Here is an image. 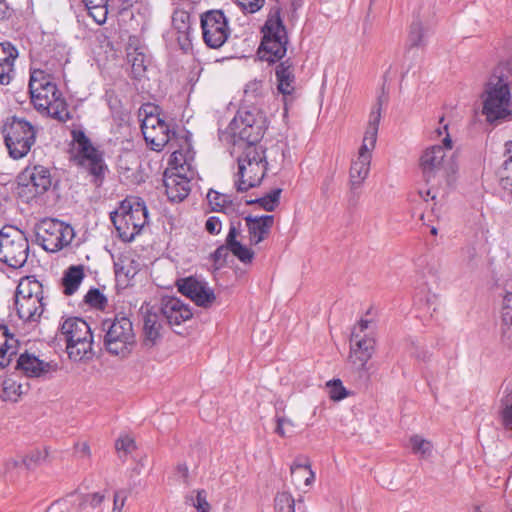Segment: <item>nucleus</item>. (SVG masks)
I'll list each match as a JSON object with an SVG mask.
<instances>
[{
  "mask_svg": "<svg viewBox=\"0 0 512 512\" xmlns=\"http://www.w3.org/2000/svg\"><path fill=\"white\" fill-rule=\"evenodd\" d=\"M451 149L452 140L447 133L443 139V146L433 145L423 152L420 158V167L427 182L438 173L447 172L446 150Z\"/></svg>",
  "mask_w": 512,
  "mask_h": 512,
  "instance_id": "nucleus-13",
  "label": "nucleus"
},
{
  "mask_svg": "<svg viewBox=\"0 0 512 512\" xmlns=\"http://www.w3.org/2000/svg\"><path fill=\"white\" fill-rule=\"evenodd\" d=\"M128 497V491L121 489L114 493L112 512H121Z\"/></svg>",
  "mask_w": 512,
  "mask_h": 512,
  "instance_id": "nucleus-58",
  "label": "nucleus"
},
{
  "mask_svg": "<svg viewBox=\"0 0 512 512\" xmlns=\"http://www.w3.org/2000/svg\"><path fill=\"white\" fill-rule=\"evenodd\" d=\"M222 228V223L219 217L211 216L206 220L205 229L211 235H217L220 233Z\"/></svg>",
  "mask_w": 512,
  "mask_h": 512,
  "instance_id": "nucleus-61",
  "label": "nucleus"
},
{
  "mask_svg": "<svg viewBox=\"0 0 512 512\" xmlns=\"http://www.w3.org/2000/svg\"><path fill=\"white\" fill-rule=\"evenodd\" d=\"M162 323L161 316L157 312L147 310L143 318V345L145 347H153L161 338Z\"/></svg>",
  "mask_w": 512,
  "mask_h": 512,
  "instance_id": "nucleus-26",
  "label": "nucleus"
},
{
  "mask_svg": "<svg viewBox=\"0 0 512 512\" xmlns=\"http://www.w3.org/2000/svg\"><path fill=\"white\" fill-rule=\"evenodd\" d=\"M110 219L124 242H131L148 221L145 202L139 197H127L110 213Z\"/></svg>",
  "mask_w": 512,
  "mask_h": 512,
  "instance_id": "nucleus-3",
  "label": "nucleus"
},
{
  "mask_svg": "<svg viewBox=\"0 0 512 512\" xmlns=\"http://www.w3.org/2000/svg\"><path fill=\"white\" fill-rule=\"evenodd\" d=\"M35 241L47 252H58L68 246L74 236V229L58 219L44 218L34 226Z\"/></svg>",
  "mask_w": 512,
  "mask_h": 512,
  "instance_id": "nucleus-8",
  "label": "nucleus"
},
{
  "mask_svg": "<svg viewBox=\"0 0 512 512\" xmlns=\"http://www.w3.org/2000/svg\"><path fill=\"white\" fill-rule=\"evenodd\" d=\"M3 393L6 399L11 401H17V399L25 393L22 384L16 383L12 379H6L3 382Z\"/></svg>",
  "mask_w": 512,
  "mask_h": 512,
  "instance_id": "nucleus-44",
  "label": "nucleus"
},
{
  "mask_svg": "<svg viewBox=\"0 0 512 512\" xmlns=\"http://www.w3.org/2000/svg\"><path fill=\"white\" fill-rule=\"evenodd\" d=\"M294 422L283 416H276L275 433L280 437H289L294 433Z\"/></svg>",
  "mask_w": 512,
  "mask_h": 512,
  "instance_id": "nucleus-47",
  "label": "nucleus"
},
{
  "mask_svg": "<svg viewBox=\"0 0 512 512\" xmlns=\"http://www.w3.org/2000/svg\"><path fill=\"white\" fill-rule=\"evenodd\" d=\"M261 32H286L280 16V10L274 7L270 10L268 18L261 29Z\"/></svg>",
  "mask_w": 512,
  "mask_h": 512,
  "instance_id": "nucleus-40",
  "label": "nucleus"
},
{
  "mask_svg": "<svg viewBox=\"0 0 512 512\" xmlns=\"http://www.w3.org/2000/svg\"><path fill=\"white\" fill-rule=\"evenodd\" d=\"M240 202L230 203L225 207L216 210L217 212H222L231 217H237L240 214Z\"/></svg>",
  "mask_w": 512,
  "mask_h": 512,
  "instance_id": "nucleus-64",
  "label": "nucleus"
},
{
  "mask_svg": "<svg viewBox=\"0 0 512 512\" xmlns=\"http://www.w3.org/2000/svg\"><path fill=\"white\" fill-rule=\"evenodd\" d=\"M288 34H263L257 54L262 61L275 63L287 51Z\"/></svg>",
  "mask_w": 512,
  "mask_h": 512,
  "instance_id": "nucleus-17",
  "label": "nucleus"
},
{
  "mask_svg": "<svg viewBox=\"0 0 512 512\" xmlns=\"http://www.w3.org/2000/svg\"><path fill=\"white\" fill-rule=\"evenodd\" d=\"M260 141H234L235 145L242 149L238 156V165H252L254 163L268 164L266 160L265 150Z\"/></svg>",
  "mask_w": 512,
  "mask_h": 512,
  "instance_id": "nucleus-25",
  "label": "nucleus"
},
{
  "mask_svg": "<svg viewBox=\"0 0 512 512\" xmlns=\"http://www.w3.org/2000/svg\"><path fill=\"white\" fill-rule=\"evenodd\" d=\"M28 87L31 102L38 111H45L61 121L68 118L65 101L49 74L40 69L31 71Z\"/></svg>",
  "mask_w": 512,
  "mask_h": 512,
  "instance_id": "nucleus-2",
  "label": "nucleus"
},
{
  "mask_svg": "<svg viewBox=\"0 0 512 512\" xmlns=\"http://www.w3.org/2000/svg\"><path fill=\"white\" fill-rule=\"evenodd\" d=\"M73 151L72 159L77 164L86 168L95 179L94 182L102 181L105 170L103 154L95 148L91 140L82 130L72 131Z\"/></svg>",
  "mask_w": 512,
  "mask_h": 512,
  "instance_id": "nucleus-10",
  "label": "nucleus"
},
{
  "mask_svg": "<svg viewBox=\"0 0 512 512\" xmlns=\"http://www.w3.org/2000/svg\"><path fill=\"white\" fill-rule=\"evenodd\" d=\"M105 499V495L99 492L90 493L84 496L82 505L92 509L99 508Z\"/></svg>",
  "mask_w": 512,
  "mask_h": 512,
  "instance_id": "nucleus-54",
  "label": "nucleus"
},
{
  "mask_svg": "<svg viewBox=\"0 0 512 512\" xmlns=\"http://www.w3.org/2000/svg\"><path fill=\"white\" fill-rule=\"evenodd\" d=\"M410 444L413 453L420 454L422 457H427L432 452V444L419 435L412 436Z\"/></svg>",
  "mask_w": 512,
  "mask_h": 512,
  "instance_id": "nucleus-43",
  "label": "nucleus"
},
{
  "mask_svg": "<svg viewBox=\"0 0 512 512\" xmlns=\"http://www.w3.org/2000/svg\"><path fill=\"white\" fill-rule=\"evenodd\" d=\"M500 184H501L502 188L512 198V156H510L507 160H505V162L503 164V171H502Z\"/></svg>",
  "mask_w": 512,
  "mask_h": 512,
  "instance_id": "nucleus-46",
  "label": "nucleus"
},
{
  "mask_svg": "<svg viewBox=\"0 0 512 512\" xmlns=\"http://www.w3.org/2000/svg\"><path fill=\"white\" fill-rule=\"evenodd\" d=\"M115 448L117 451H123L124 453H129L135 448V442L129 436H123L117 439L115 443Z\"/></svg>",
  "mask_w": 512,
  "mask_h": 512,
  "instance_id": "nucleus-59",
  "label": "nucleus"
},
{
  "mask_svg": "<svg viewBox=\"0 0 512 512\" xmlns=\"http://www.w3.org/2000/svg\"><path fill=\"white\" fill-rule=\"evenodd\" d=\"M502 322L503 323H511L512 322V293H508L503 300L502 307Z\"/></svg>",
  "mask_w": 512,
  "mask_h": 512,
  "instance_id": "nucleus-57",
  "label": "nucleus"
},
{
  "mask_svg": "<svg viewBox=\"0 0 512 512\" xmlns=\"http://www.w3.org/2000/svg\"><path fill=\"white\" fill-rule=\"evenodd\" d=\"M230 34H202L205 44L213 49L220 48L228 39Z\"/></svg>",
  "mask_w": 512,
  "mask_h": 512,
  "instance_id": "nucleus-52",
  "label": "nucleus"
},
{
  "mask_svg": "<svg viewBox=\"0 0 512 512\" xmlns=\"http://www.w3.org/2000/svg\"><path fill=\"white\" fill-rule=\"evenodd\" d=\"M228 252H230V248L228 244L220 245L211 255L213 261L215 263L225 262L228 256Z\"/></svg>",
  "mask_w": 512,
  "mask_h": 512,
  "instance_id": "nucleus-62",
  "label": "nucleus"
},
{
  "mask_svg": "<svg viewBox=\"0 0 512 512\" xmlns=\"http://www.w3.org/2000/svg\"><path fill=\"white\" fill-rule=\"evenodd\" d=\"M29 255V242L25 233L12 225L0 229V261L12 268L24 266Z\"/></svg>",
  "mask_w": 512,
  "mask_h": 512,
  "instance_id": "nucleus-9",
  "label": "nucleus"
},
{
  "mask_svg": "<svg viewBox=\"0 0 512 512\" xmlns=\"http://www.w3.org/2000/svg\"><path fill=\"white\" fill-rule=\"evenodd\" d=\"M350 342L349 361L353 369L360 373V376L364 375L368 378V361L375 352V339L367 335L361 336L358 332L352 331Z\"/></svg>",
  "mask_w": 512,
  "mask_h": 512,
  "instance_id": "nucleus-14",
  "label": "nucleus"
},
{
  "mask_svg": "<svg viewBox=\"0 0 512 512\" xmlns=\"http://www.w3.org/2000/svg\"><path fill=\"white\" fill-rule=\"evenodd\" d=\"M387 101H388L387 95H385V93L382 92V94L377 97L376 104L373 106V108H372V110L370 112L368 123H372L373 122V115H376V113H378V118H377V122L376 123H377V126L379 127L380 120H381L382 106Z\"/></svg>",
  "mask_w": 512,
  "mask_h": 512,
  "instance_id": "nucleus-55",
  "label": "nucleus"
},
{
  "mask_svg": "<svg viewBox=\"0 0 512 512\" xmlns=\"http://www.w3.org/2000/svg\"><path fill=\"white\" fill-rule=\"evenodd\" d=\"M206 491L205 490H198L196 499L193 502V506L196 508L198 512H209L210 511V504L207 502L206 499Z\"/></svg>",
  "mask_w": 512,
  "mask_h": 512,
  "instance_id": "nucleus-56",
  "label": "nucleus"
},
{
  "mask_svg": "<svg viewBox=\"0 0 512 512\" xmlns=\"http://www.w3.org/2000/svg\"><path fill=\"white\" fill-rule=\"evenodd\" d=\"M377 118H378V113H376V115H373V122L368 123V125H367L366 131L364 134V138L362 141V145L358 151L357 159L369 160V161H371V159H372V151L374 150L375 145H376L378 129H379V127L377 126V123H376Z\"/></svg>",
  "mask_w": 512,
  "mask_h": 512,
  "instance_id": "nucleus-28",
  "label": "nucleus"
},
{
  "mask_svg": "<svg viewBox=\"0 0 512 512\" xmlns=\"http://www.w3.org/2000/svg\"><path fill=\"white\" fill-rule=\"evenodd\" d=\"M369 160L355 159L351 163L349 171V182L352 190L362 186L370 172Z\"/></svg>",
  "mask_w": 512,
  "mask_h": 512,
  "instance_id": "nucleus-33",
  "label": "nucleus"
},
{
  "mask_svg": "<svg viewBox=\"0 0 512 512\" xmlns=\"http://www.w3.org/2000/svg\"><path fill=\"white\" fill-rule=\"evenodd\" d=\"M92 52L97 56L104 55L106 59L109 57L115 59L117 52L120 50L119 46L110 40L107 34H94V38H90Z\"/></svg>",
  "mask_w": 512,
  "mask_h": 512,
  "instance_id": "nucleus-32",
  "label": "nucleus"
},
{
  "mask_svg": "<svg viewBox=\"0 0 512 512\" xmlns=\"http://www.w3.org/2000/svg\"><path fill=\"white\" fill-rule=\"evenodd\" d=\"M70 359L80 361L92 357L93 335L88 323L79 317H69L61 325Z\"/></svg>",
  "mask_w": 512,
  "mask_h": 512,
  "instance_id": "nucleus-6",
  "label": "nucleus"
},
{
  "mask_svg": "<svg viewBox=\"0 0 512 512\" xmlns=\"http://www.w3.org/2000/svg\"><path fill=\"white\" fill-rule=\"evenodd\" d=\"M238 6L246 13H255L260 10L265 0H236Z\"/></svg>",
  "mask_w": 512,
  "mask_h": 512,
  "instance_id": "nucleus-53",
  "label": "nucleus"
},
{
  "mask_svg": "<svg viewBox=\"0 0 512 512\" xmlns=\"http://www.w3.org/2000/svg\"><path fill=\"white\" fill-rule=\"evenodd\" d=\"M53 185V177L48 167L43 165L27 166L17 176V195L23 202L29 203L46 193Z\"/></svg>",
  "mask_w": 512,
  "mask_h": 512,
  "instance_id": "nucleus-11",
  "label": "nucleus"
},
{
  "mask_svg": "<svg viewBox=\"0 0 512 512\" xmlns=\"http://www.w3.org/2000/svg\"><path fill=\"white\" fill-rule=\"evenodd\" d=\"M502 342L512 349V322H502Z\"/></svg>",
  "mask_w": 512,
  "mask_h": 512,
  "instance_id": "nucleus-63",
  "label": "nucleus"
},
{
  "mask_svg": "<svg viewBox=\"0 0 512 512\" xmlns=\"http://www.w3.org/2000/svg\"><path fill=\"white\" fill-rule=\"evenodd\" d=\"M499 416L503 427L512 431V393L501 399Z\"/></svg>",
  "mask_w": 512,
  "mask_h": 512,
  "instance_id": "nucleus-39",
  "label": "nucleus"
},
{
  "mask_svg": "<svg viewBox=\"0 0 512 512\" xmlns=\"http://www.w3.org/2000/svg\"><path fill=\"white\" fill-rule=\"evenodd\" d=\"M189 14L184 11H176L172 16V23L176 32H189Z\"/></svg>",
  "mask_w": 512,
  "mask_h": 512,
  "instance_id": "nucleus-49",
  "label": "nucleus"
},
{
  "mask_svg": "<svg viewBox=\"0 0 512 512\" xmlns=\"http://www.w3.org/2000/svg\"><path fill=\"white\" fill-rule=\"evenodd\" d=\"M229 128L234 141H260L266 129L265 117L255 107L240 108Z\"/></svg>",
  "mask_w": 512,
  "mask_h": 512,
  "instance_id": "nucleus-12",
  "label": "nucleus"
},
{
  "mask_svg": "<svg viewBox=\"0 0 512 512\" xmlns=\"http://www.w3.org/2000/svg\"><path fill=\"white\" fill-rule=\"evenodd\" d=\"M277 89L284 96H291L295 91L296 78L291 59L280 62L275 68Z\"/></svg>",
  "mask_w": 512,
  "mask_h": 512,
  "instance_id": "nucleus-24",
  "label": "nucleus"
},
{
  "mask_svg": "<svg viewBox=\"0 0 512 512\" xmlns=\"http://www.w3.org/2000/svg\"><path fill=\"white\" fill-rule=\"evenodd\" d=\"M176 285L178 291L190 298L197 306L208 308L216 299L214 291L208 287L207 283L195 277L179 279Z\"/></svg>",
  "mask_w": 512,
  "mask_h": 512,
  "instance_id": "nucleus-15",
  "label": "nucleus"
},
{
  "mask_svg": "<svg viewBox=\"0 0 512 512\" xmlns=\"http://www.w3.org/2000/svg\"><path fill=\"white\" fill-rule=\"evenodd\" d=\"M17 48L10 42H0V84L8 85L14 77Z\"/></svg>",
  "mask_w": 512,
  "mask_h": 512,
  "instance_id": "nucleus-23",
  "label": "nucleus"
},
{
  "mask_svg": "<svg viewBox=\"0 0 512 512\" xmlns=\"http://www.w3.org/2000/svg\"><path fill=\"white\" fill-rule=\"evenodd\" d=\"M241 227H242V224H241L240 220L231 219L229 231H228V234H227L226 240H225V243L228 244V247H231L233 245H236L237 243H240V241H238V237L241 234Z\"/></svg>",
  "mask_w": 512,
  "mask_h": 512,
  "instance_id": "nucleus-50",
  "label": "nucleus"
},
{
  "mask_svg": "<svg viewBox=\"0 0 512 512\" xmlns=\"http://www.w3.org/2000/svg\"><path fill=\"white\" fill-rule=\"evenodd\" d=\"M126 53L128 62L131 63V77L140 81L145 77L150 64L147 47L137 35L133 34L129 36Z\"/></svg>",
  "mask_w": 512,
  "mask_h": 512,
  "instance_id": "nucleus-16",
  "label": "nucleus"
},
{
  "mask_svg": "<svg viewBox=\"0 0 512 512\" xmlns=\"http://www.w3.org/2000/svg\"><path fill=\"white\" fill-rule=\"evenodd\" d=\"M170 128L166 122L160 123L154 130L144 132V139L151 149L161 151L170 141Z\"/></svg>",
  "mask_w": 512,
  "mask_h": 512,
  "instance_id": "nucleus-30",
  "label": "nucleus"
},
{
  "mask_svg": "<svg viewBox=\"0 0 512 512\" xmlns=\"http://www.w3.org/2000/svg\"><path fill=\"white\" fill-rule=\"evenodd\" d=\"M268 164L254 163L252 165H238L235 187L238 192H246L261 184L266 175Z\"/></svg>",
  "mask_w": 512,
  "mask_h": 512,
  "instance_id": "nucleus-19",
  "label": "nucleus"
},
{
  "mask_svg": "<svg viewBox=\"0 0 512 512\" xmlns=\"http://www.w3.org/2000/svg\"><path fill=\"white\" fill-rule=\"evenodd\" d=\"M274 502L275 512H295V500L288 492L278 493Z\"/></svg>",
  "mask_w": 512,
  "mask_h": 512,
  "instance_id": "nucleus-41",
  "label": "nucleus"
},
{
  "mask_svg": "<svg viewBox=\"0 0 512 512\" xmlns=\"http://www.w3.org/2000/svg\"><path fill=\"white\" fill-rule=\"evenodd\" d=\"M105 331L104 346L108 353L120 358H127L136 345V337L131 320L123 315L106 319L103 324Z\"/></svg>",
  "mask_w": 512,
  "mask_h": 512,
  "instance_id": "nucleus-4",
  "label": "nucleus"
},
{
  "mask_svg": "<svg viewBox=\"0 0 512 512\" xmlns=\"http://www.w3.org/2000/svg\"><path fill=\"white\" fill-rule=\"evenodd\" d=\"M230 248V252L242 263L250 264L254 259V251L241 242L233 245Z\"/></svg>",
  "mask_w": 512,
  "mask_h": 512,
  "instance_id": "nucleus-45",
  "label": "nucleus"
},
{
  "mask_svg": "<svg viewBox=\"0 0 512 512\" xmlns=\"http://www.w3.org/2000/svg\"><path fill=\"white\" fill-rule=\"evenodd\" d=\"M249 234L250 245H257L270 234L274 224L273 215L252 216L244 218Z\"/></svg>",
  "mask_w": 512,
  "mask_h": 512,
  "instance_id": "nucleus-21",
  "label": "nucleus"
},
{
  "mask_svg": "<svg viewBox=\"0 0 512 512\" xmlns=\"http://www.w3.org/2000/svg\"><path fill=\"white\" fill-rule=\"evenodd\" d=\"M84 299L87 304L96 308L103 307L107 302L105 296L97 288L90 289Z\"/></svg>",
  "mask_w": 512,
  "mask_h": 512,
  "instance_id": "nucleus-51",
  "label": "nucleus"
},
{
  "mask_svg": "<svg viewBox=\"0 0 512 512\" xmlns=\"http://www.w3.org/2000/svg\"><path fill=\"white\" fill-rule=\"evenodd\" d=\"M290 470L296 485L303 480L305 486H310L314 481L315 475L308 460L300 461V459H296Z\"/></svg>",
  "mask_w": 512,
  "mask_h": 512,
  "instance_id": "nucleus-36",
  "label": "nucleus"
},
{
  "mask_svg": "<svg viewBox=\"0 0 512 512\" xmlns=\"http://www.w3.org/2000/svg\"><path fill=\"white\" fill-rule=\"evenodd\" d=\"M31 51L38 56H49L55 50L53 34H32Z\"/></svg>",
  "mask_w": 512,
  "mask_h": 512,
  "instance_id": "nucleus-35",
  "label": "nucleus"
},
{
  "mask_svg": "<svg viewBox=\"0 0 512 512\" xmlns=\"http://www.w3.org/2000/svg\"><path fill=\"white\" fill-rule=\"evenodd\" d=\"M208 202L213 211L219 210L230 203H235L231 195L210 190L207 194Z\"/></svg>",
  "mask_w": 512,
  "mask_h": 512,
  "instance_id": "nucleus-42",
  "label": "nucleus"
},
{
  "mask_svg": "<svg viewBox=\"0 0 512 512\" xmlns=\"http://www.w3.org/2000/svg\"><path fill=\"white\" fill-rule=\"evenodd\" d=\"M43 298L42 284L39 281H21L15 292V307L19 318L24 322H38L44 312Z\"/></svg>",
  "mask_w": 512,
  "mask_h": 512,
  "instance_id": "nucleus-7",
  "label": "nucleus"
},
{
  "mask_svg": "<svg viewBox=\"0 0 512 512\" xmlns=\"http://www.w3.org/2000/svg\"><path fill=\"white\" fill-rule=\"evenodd\" d=\"M89 14L97 24H102L107 16V0H83Z\"/></svg>",
  "mask_w": 512,
  "mask_h": 512,
  "instance_id": "nucleus-38",
  "label": "nucleus"
},
{
  "mask_svg": "<svg viewBox=\"0 0 512 512\" xmlns=\"http://www.w3.org/2000/svg\"><path fill=\"white\" fill-rule=\"evenodd\" d=\"M85 277L83 265H72L68 267L62 277L63 293L67 296L73 295L79 288Z\"/></svg>",
  "mask_w": 512,
  "mask_h": 512,
  "instance_id": "nucleus-29",
  "label": "nucleus"
},
{
  "mask_svg": "<svg viewBox=\"0 0 512 512\" xmlns=\"http://www.w3.org/2000/svg\"><path fill=\"white\" fill-rule=\"evenodd\" d=\"M1 132L8 154L14 160L24 158L36 141L34 126L16 116L6 118Z\"/></svg>",
  "mask_w": 512,
  "mask_h": 512,
  "instance_id": "nucleus-5",
  "label": "nucleus"
},
{
  "mask_svg": "<svg viewBox=\"0 0 512 512\" xmlns=\"http://www.w3.org/2000/svg\"><path fill=\"white\" fill-rule=\"evenodd\" d=\"M202 32H226L228 21L220 10H211L201 16Z\"/></svg>",
  "mask_w": 512,
  "mask_h": 512,
  "instance_id": "nucleus-31",
  "label": "nucleus"
},
{
  "mask_svg": "<svg viewBox=\"0 0 512 512\" xmlns=\"http://www.w3.org/2000/svg\"><path fill=\"white\" fill-rule=\"evenodd\" d=\"M327 387L329 388V396L334 401H340L347 396V390L340 379L327 382Z\"/></svg>",
  "mask_w": 512,
  "mask_h": 512,
  "instance_id": "nucleus-48",
  "label": "nucleus"
},
{
  "mask_svg": "<svg viewBox=\"0 0 512 512\" xmlns=\"http://www.w3.org/2000/svg\"><path fill=\"white\" fill-rule=\"evenodd\" d=\"M15 369L21 370L27 377L46 378L57 372L59 366L53 361L46 362L34 355L24 353L17 358Z\"/></svg>",
  "mask_w": 512,
  "mask_h": 512,
  "instance_id": "nucleus-18",
  "label": "nucleus"
},
{
  "mask_svg": "<svg viewBox=\"0 0 512 512\" xmlns=\"http://www.w3.org/2000/svg\"><path fill=\"white\" fill-rule=\"evenodd\" d=\"M282 189L276 188L270 191L265 196L258 198V199H252L246 201L247 205L252 204H258L260 205L264 210L268 212H272L275 210L276 206L279 203L280 195H281Z\"/></svg>",
  "mask_w": 512,
  "mask_h": 512,
  "instance_id": "nucleus-37",
  "label": "nucleus"
},
{
  "mask_svg": "<svg viewBox=\"0 0 512 512\" xmlns=\"http://www.w3.org/2000/svg\"><path fill=\"white\" fill-rule=\"evenodd\" d=\"M164 187L171 202H181L190 192L189 177L182 175L180 171L169 176L165 174Z\"/></svg>",
  "mask_w": 512,
  "mask_h": 512,
  "instance_id": "nucleus-22",
  "label": "nucleus"
},
{
  "mask_svg": "<svg viewBox=\"0 0 512 512\" xmlns=\"http://www.w3.org/2000/svg\"><path fill=\"white\" fill-rule=\"evenodd\" d=\"M512 68L509 63H500L485 84L481 95L482 114L487 122L496 124L511 115Z\"/></svg>",
  "mask_w": 512,
  "mask_h": 512,
  "instance_id": "nucleus-1",
  "label": "nucleus"
},
{
  "mask_svg": "<svg viewBox=\"0 0 512 512\" xmlns=\"http://www.w3.org/2000/svg\"><path fill=\"white\" fill-rule=\"evenodd\" d=\"M160 312L170 326H179L193 316L189 305L173 296L162 298Z\"/></svg>",
  "mask_w": 512,
  "mask_h": 512,
  "instance_id": "nucleus-20",
  "label": "nucleus"
},
{
  "mask_svg": "<svg viewBox=\"0 0 512 512\" xmlns=\"http://www.w3.org/2000/svg\"><path fill=\"white\" fill-rule=\"evenodd\" d=\"M41 457V453L39 451H36L35 453H32L30 456L25 457L23 460H21L20 463L13 461L11 463H8V467L12 465L13 467H17L20 465V467L24 466L26 470L31 469L32 463H36Z\"/></svg>",
  "mask_w": 512,
  "mask_h": 512,
  "instance_id": "nucleus-60",
  "label": "nucleus"
},
{
  "mask_svg": "<svg viewBox=\"0 0 512 512\" xmlns=\"http://www.w3.org/2000/svg\"><path fill=\"white\" fill-rule=\"evenodd\" d=\"M18 340L9 333L7 326L0 325V369L10 365L17 355Z\"/></svg>",
  "mask_w": 512,
  "mask_h": 512,
  "instance_id": "nucleus-27",
  "label": "nucleus"
},
{
  "mask_svg": "<svg viewBox=\"0 0 512 512\" xmlns=\"http://www.w3.org/2000/svg\"><path fill=\"white\" fill-rule=\"evenodd\" d=\"M158 107L147 103L143 104L139 109V117L143 116L141 120V131L144 135V132H148L149 130H154L160 123L165 122L163 119L156 114Z\"/></svg>",
  "mask_w": 512,
  "mask_h": 512,
  "instance_id": "nucleus-34",
  "label": "nucleus"
}]
</instances>
